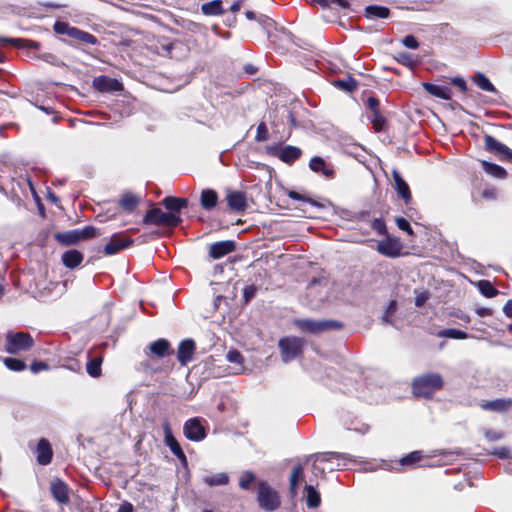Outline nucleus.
<instances>
[{
	"label": "nucleus",
	"instance_id": "f257e3e1",
	"mask_svg": "<svg viewBox=\"0 0 512 512\" xmlns=\"http://www.w3.org/2000/svg\"><path fill=\"white\" fill-rule=\"evenodd\" d=\"M309 459L313 461V472L315 475L324 474L325 470L333 471L335 469H343L353 462L349 454L339 452H323L311 455Z\"/></svg>",
	"mask_w": 512,
	"mask_h": 512
},
{
	"label": "nucleus",
	"instance_id": "f03ea898",
	"mask_svg": "<svg viewBox=\"0 0 512 512\" xmlns=\"http://www.w3.org/2000/svg\"><path fill=\"white\" fill-rule=\"evenodd\" d=\"M444 385L442 376L438 373H427L414 379L413 393L416 396L430 398L435 391Z\"/></svg>",
	"mask_w": 512,
	"mask_h": 512
},
{
	"label": "nucleus",
	"instance_id": "7ed1b4c3",
	"mask_svg": "<svg viewBox=\"0 0 512 512\" xmlns=\"http://www.w3.org/2000/svg\"><path fill=\"white\" fill-rule=\"evenodd\" d=\"M257 501L265 511H275L281 504L279 493L263 480L258 482Z\"/></svg>",
	"mask_w": 512,
	"mask_h": 512
},
{
	"label": "nucleus",
	"instance_id": "20e7f679",
	"mask_svg": "<svg viewBox=\"0 0 512 512\" xmlns=\"http://www.w3.org/2000/svg\"><path fill=\"white\" fill-rule=\"evenodd\" d=\"M304 346L305 341L302 338L295 336H286L281 338L278 342V347L280 349L282 361L284 363H289L300 356L303 352Z\"/></svg>",
	"mask_w": 512,
	"mask_h": 512
},
{
	"label": "nucleus",
	"instance_id": "39448f33",
	"mask_svg": "<svg viewBox=\"0 0 512 512\" xmlns=\"http://www.w3.org/2000/svg\"><path fill=\"white\" fill-rule=\"evenodd\" d=\"M34 340L29 333L9 331L5 337V349L10 354H17L29 350Z\"/></svg>",
	"mask_w": 512,
	"mask_h": 512
},
{
	"label": "nucleus",
	"instance_id": "423d86ee",
	"mask_svg": "<svg viewBox=\"0 0 512 512\" xmlns=\"http://www.w3.org/2000/svg\"><path fill=\"white\" fill-rule=\"evenodd\" d=\"M295 325L300 330L311 334H319L324 331L342 328V324L334 320L298 319L295 320Z\"/></svg>",
	"mask_w": 512,
	"mask_h": 512
},
{
	"label": "nucleus",
	"instance_id": "0eeeda50",
	"mask_svg": "<svg viewBox=\"0 0 512 512\" xmlns=\"http://www.w3.org/2000/svg\"><path fill=\"white\" fill-rule=\"evenodd\" d=\"M181 218L174 213H165L160 208L149 210L143 218L144 224L177 226Z\"/></svg>",
	"mask_w": 512,
	"mask_h": 512
},
{
	"label": "nucleus",
	"instance_id": "6e6552de",
	"mask_svg": "<svg viewBox=\"0 0 512 512\" xmlns=\"http://www.w3.org/2000/svg\"><path fill=\"white\" fill-rule=\"evenodd\" d=\"M183 433L187 439L195 442L201 441L206 437L205 428L198 417L188 419L184 423Z\"/></svg>",
	"mask_w": 512,
	"mask_h": 512
},
{
	"label": "nucleus",
	"instance_id": "1a4fd4ad",
	"mask_svg": "<svg viewBox=\"0 0 512 512\" xmlns=\"http://www.w3.org/2000/svg\"><path fill=\"white\" fill-rule=\"evenodd\" d=\"M133 244V239L126 237L123 234H113L110 240L103 248V252L106 256L117 254L119 251L128 248Z\"/></svg>",
	"mask_w": 512,
	"mask_h": 512
},
{
	"label": "nucleus",
	"instance_id": "9d476101",
	"mask_svg": "<svg viewBox=\"0 0 512 512\" xmlns=\"http://www.w3.org/2000/svg\"><path fill=\"white\" fill-rule=\"evenodd\" d=\"M163 430L165 444L169 447L173 455H175L183 465H187L186 455L183 452L176 438L173 436L170 424L168 422L164 423Z\"/></svg>",
	"mask_w": 512,
	"mask_h": 512
},
{
	"label": "nucleus",
	"instance_id": "9b49d317",
	"mask_svg": "<svg viewBox=\"0 0 512 512\" xmlns=\"http://www.w3.org/2000/svg\"><path fill=\"white\" fill-rule=\"evenodd\" d=\"M196 345L191 339H185L178 346L177 359L181 365H187L195 353Z\"/></svg>",
	"mask_w": 512,
	"mask_h": 512
},
{
	"label": "nucleus",
	"instance_id": "f8f14e48",
	"mask_svg": "<svg viewBox=\"0 0 512 512\" xmlns=\"http://www.w3.org/2000/svg\"><path fill=\"white\" fill-rule=\"evenodd\" d=\"M402 246L397 239L388 238L378 242L377 251L387 257H397L400 255Z\"/></svg>",
	"mask_w": 512,
	"mask_h": 512
},
{
	"label": "nucleus",
	"instance_id": "ddd939ff",
	"mask_svg": "<svg viewBox=\"0 0 512 512\" xmlns=\"http://www.w3.org/2000/svg\"><path fill=\"white\" fill-rule=\"evenodd\" d=\"M93 86L100 92L121 91L122 83L108 76H98L93 80Z\"/></svg>",
	"mask_w": 512,
	"mask_h": 512
},
{
	"label": "nucleus",
	"instance_id": "4468645a",
	"mask_svg": "<svg viewBox=\"0 0 512 512\" xmlns=\"http://www.w3.org/2000/svg\"><path fill=\"white\" fill-rule=\"evenodd\" d=\"M228 207L236 212H243L247 208V199L244 192L229 191L226 195Z\"/></svg>",
	"mask_w": 512,
	"mask_h": 512
},
{
	"label": "nucleus",
	"instance_id": "2eb2a0df",
	"mask_svg": "<svg viewBox=\"0 0 512 512\" xmlns=\"http://www.w3.org/2000/svg\"><path fill=\"white\" fill-rule=\"evenodd\" d=\"M236 248L235 242L231 240L219 241L213 243L209 249V255L213 259H220L225 255L233 252Z\"/></svg>",
	"mask_w": 512,
	"mask_h": 512
},
{
	"label": "nucleus",
	"instance_id": "dca6fc26",
	"mask_svg": "<svg viewBox=\"0 0 512 512\" xmlns=\"http://www.w3.org/2000/svg\"><path fill=\"white\" fill-rule=\"evenodd\" d=\"M392 175L394 180V187L395 190L397 191L398 196L401 197L406 204L409 203L411 200V192L408 184L402 178L398 171L393 170Z\"/></svg>",
	"mask_w": 512,
	"mask_h": 512
},
{
	"label": "nucleus",
	"instance_id": "f3484780",
	"mask_svg": "<svg viewBox=\"0 0 512 512\" xmlns=\"http://www.w3.org/2000/svg\"><path fill=\"white\" fill-rule=\"evenodd\" d=\"M480 407L486 411L505 412L512 407V399L499 398L491 401H485Z\"/></svg>",
	"mask_w": 512,
	"mask_h": 512
},
{
	"label": "nucleus",
	"instance_id": "a211bd4d",
	"mask_svg": "<svg viewBox=\"0 0 512 512\" xmlns=\"http://www.w3.org/2000/svg\"><path fill=\"white\" fill-rule=\"evenodd\" d=\"M485 147L487 150L494 152L496 154L504 155L506 158H512V151L505 146L503 143L499 142L497 139L490 135L485 136Z\"/></svg>",
	"mask_w": 512,
	"mask_h": 512
},
{
	"label": "nucleus",
	"instance_id": "6ab92c4d",
	"mask_svg": "<svg viewBox=\"0 0 512 512\" xmlns=\"http://www.w3.org/2000/svg\"><path fill=\"white\" fill-rule=\"evenodd\" d=\"M309 167L312 171L322 173L327 178H332L334 176L333 167L330 164H327L322 157H313L310 160Z\"/></svg>",
	"mask_w": 512,
	"mask_h": 512
},
{
	"label": "nucleus",
	"instance_id": "aec40b11",
	"mask_svg": "<svg viewBox=\"0 0 512 512\" xmlns=\"http://www.w3.org/2000/svg\"><path fill=\"white\" fill-rule=\"evenodd\" d=\"M37 461L41 465H47L52 459V448L48 440L42 438L37 445Z\"/></svg>",
	"mask_w": 512,
	"mask_h": 512
},
{
	"label": "nucleus",
	"instance_id": "412c9836",
	"mask_svg": "<svg viewBox=\"0 0 512 512\" xmlns=\"http://www.w3.org/2000/svg\"><path fill=\"white\" fill-rule=\"evenodd\" d=\"M423 87L429 94L437 98L450 100L452 97V91L448 86L425 82L423 83Z\"/></svg>",
	"mask_w": 512,
	"mask_h": 512
},
{
	"label": "nucleus",
	"instance_id": "4be33fe9",
	"mask_svg": "<svg viewBox=\"0 0 512 512\" xmlns=\"http://www.w3.org/2000/svg\"><path fill=\"white\" fill-rule=\"evenodd\" d=\"M148 349L152 355L158 358H162L172 353L169 342L163 338L152 342L148 346Z\"/></svg>",
	"mask_w": 512,
	"mask_h": 512
},
{
	"label": "nucleus",
	"instance_id": "5701e85b",
	"mask_svg": "<svg viewBox=\"0 0 512 512\" xmlns=\"http://www.w3.org/2000/svg\"><path fill=\"white\" fill-rule=\"evenodd\" d=\"M51 492L53 497L59 502V503H67L69 500L68 496V487L67 485L61 481L56 480L51 484Z\"/></svg>",
	"mask_w": 512,
	"mask_h": 512
},
{
	"label": "nucleus",
	"instance_id": "b1692460",
	"mask_svg": "<svg viewBox=\"0 0 512 512\" xmlns=\"http://www.w3.org/2000/svg\"><path fill=\"white\" fill-rule=\"evenodd\" d=\"M83 261V254L75 249L68 250L62 255L63 264L70 269L77 267Z\"/></svg>",
	"mask_w": 512,
	"mask_h": 512
},
{
	"label": "nucleus",
	"instance_id": "393cba45",
	"mask_svg": "<svg viewBox=\"0 0 512 512\" xmlns=\"http://www.w3.org/2000/svg\"><path fill=\"white\" fill-rule=\"evenodd\" d=\"M302 154L300 148L295 146H285L281 149L278 157L285 163L291 164L296 161Z\"/></svg>",
	"mask_w": 512,
	"mask_h": 512
},
{
	"label": "nucleus",
	"instance_id": "a878e982",
	"mask_svg": "<svg viewBox=\"0 0 512 512\" xmlns=\"http://www.w3.org/2000/svg\"><path fill=\"white\" fill-rule=\"evenodd\" d=\"M162 203L165 208L170 211L169 213L179 212L188 205V201L186 199L172 196L165 197Z\"/></svg>",
	"mask_w": 512,
	"mask_h": 512
},
{
	"label": "nucleus",
	"instance_id": "bb28decb",
	"mask_svg": "<svg viewBox=\"0 0 512 512\" xmlns=\"http://www.w3.org/2000/svg\"><path fill=\"white\" fill-rule=\"evenodd\" d=\"M201 206L205 210L213 209L218 203V195L212 189H205L201 193Z\"/></svg>",
	"mask_w": 512,
	"mask_h": 512
},
{
	"label": "nucleus",
	"instance_id": "cd10ccee",
	"mask_svg": "<svg viewBox=\"0 0 512 512\" xmlns=\"http://www.w3.org/2000/svg\"><path fill=\"white\" fill-rule=\"evenodd\" d=\"M55 239L63 245H74L80 241L78 230H70L55 234Z\"/></svg>",
	"mask_w": 512,
	"mask_h": 512
},
{
	"label": "nucleus",
	"instance_id": "c85d7f7f",
	"mask_svg": "<svg viewBox=\"0 0 512 512\" xmlns=\"http://www.w3.org/2000/svg\"><path fill=\"white\" fill-rule=\"evenodd\" d=\"M303 466L297 465L293 468L292 473L289 479V491L291 497H295L297 495L298 483L303 477Z\"/></svg>",
	"mask_w": 512,
	"mask_h": 512
},
{
	"label": "nucleus",
	"instance_id": "c756f323",
	"mask_svg": "<svg viewBox=\"0 0 512 512\" xmlns=\"http://www.w3.org/2000/svg\"><path fill=\"white\" fill-rule=\"evenodd\" d=\"M70 37L90 45H96L98 43L97 38L93 34L76 27L70 30Z\"/></svg>",
	"mask_w": 512,
	"mask_h": 512
},
{
	"label": "nucleus",
	"instance_id": "7c9ffc66",
	"mask_svg": "<svg viewBox=\"0 0 512 512\" xmlns=\"http://www.w3.org/2000/svg\"><path fill=\"white\" fill-rule=\"evenodd\" d=\"M201 11L203 14L208 16L221 15L223 13L222 2L221 0H212L203 3L201 6Z\"/></svg>",
	"mask_w": 512,
	"mask_h": 512
},
{
	"label": "nucleus",
	"instance_id": "2f4dec72",
	"mask_svg": "<svg viewBox=\"0 0 512 512\" xmlns=\"http://www.w3.org/2000/svg\"><path fill=\"white\" fill-rule=\"evenodd\" d=\"M203 482L212 487V486H222L226 485L229 482V476L227 473H217L212 475H206L203 477Z\"/></svg>",
	"mask_w": 512,
	"mask_h": 512
},
{
	"label": "nucleus",
	"instance_id": "473e14b6",
	"mask_svg": "<svg viewBox=\"0 0 512 512\" xmlns=\"http://www.w3.org/2000/svg\"><path fill=\"white\" fill-rule=\"evenodd\" d=\"M481 164H482L483 170L487 174H489V175H491V176H493L495 178L504 179L507 176L506 170L503 167H501V166H499L497 164L490 163V162H487V161H482Z\"/></svg>",
	"mask_w": 512,
	"mask_h": 512
},
{
	"label": "nucleus",
	"instance_id": "72a5a7b5",
	"mask_svg": "<svg viewBox=\"0 0 512 512\" xmlns=\"http://www.w3.org/2000/svg\"><path fill=\"white\" fill-rule=\"evenodd\" d=\"M140 198L132 193H125L122 195L119 203L120 206L127 212H132L138 206Z\"/></svg>",
	"mask_w": 512,
	"mask_h": 512
},
{
	"label": "nucleus",
	"instance_id": "f704fd0d",
	"mask_svg": "<svg viewBox=\"0 0 512 512\" xmlns=\"http://www.w3.org/2000/svg\"><path fill=\"white\" fill-rule=\"evenodd\" d=\"M306 503L309 508H317L321 503L319 492L311 485L305 486Z\"/></svg>",
	"mask_w": 512,
	"mask_h": 512
},
{
	"label": "nucleus",
	"instance_id": "c9c22d12",
	"mask_svg": "<svg viewBox=\"0 0 512 512\" xmlns=\"http://www.w3.org/2000/svg\"><path fill=\"white\" fill-rule=\"evenodd\" d=\"M8 44L16 46V47H31V48H35V49L39 47V43H37V42H30V41L23 40L20 38L0 37V45L1 46H6Z\"/></svg>",
	"mask_w": 512,
	"mask_h": 512
},
{
	"label": "nucleus",
	"instance_id": "e433bc0d",
	"mask_svg": "<svg viewBox=\"0 0 512 512\" xmlns=\"http://www.w3.org/2000/svg\"><path fill=\"white\" fill-rule=\"evenodd\" d=\"M395 59L398 63H400L410 69H413L419 63V59L408 52H399L395 56Z\"/></svg>",
	"mask_w": 512,
	"mask_h": 512
},
{
	"label": "nucleus",
	"instance_id": "4c0bfd02",
	"mask_svg": "<svg viewBox=\"0 0 512 512\" xmlns=\"http://www.w3.org/2000/svg\"><path fill=\"white\" fill-rule=\"evenodd\" d=\"M366 13L369 17L373 18H387L390 11L384 6L371 5L366 8Z\"/></svg>",
	"mask_w": 512,
	"mask_h": 512
},
{
	"label": "nucleus",
	"instance_id": "58836bf2",
	"mask_svg": "<svg viewBox=\"0 0 512 512\" xmlns=\"http://www.w3.org/2000/svg\"><path fill=\"white\" fill-rule=\"evenodd\" d=\"M101 363H102L101 358L90 359L86 365L87 373L91 377H94V378L99 377L101 375Z\"/></svg>",
	"mask_w": 512,
	"mask_h": 512
},
{
	"label": "nucleus",
	"instance_id": "ea45409f",
	"mask_svg": "<svg viewBox=\"0 0 512 512\" xmlns=\"http://www.w3.org/2000/svg\"><path fill=\"white\" fill-rule=\"evenodd\" d=\"M226 359L230 363L239 365V367L237 368L235 373L239 374L244 371V367H243L244 358L239 351H237V350L228 351V353L226 355Z\"/></svg>",
	"mask_w": 512,
	"mask_h": 512
},
{
	"label": "nucleus",
	"instance_id": "a19ab883",
	"mask_svg": "<svg viewBox=\"0 0 512 512\" xmlns=\"http://www.w3.org/2000/svg\"><path fill=\"white\" fill-rule=\"evenodd\" d=\"M477 286L481 294H483L485 297L492 298L498 294V291L488 280H480Z\"/></svg>",
	"mask_w": 512,
	"mask_h": 512
},
{
	"label": "nucleus",
	"instance_id": "79ce46f5",
	"mask_svg": "<svg viewBox=\"0 0 512 512\" xmlns=\"http://www.w3.org/2000/svg\"><path fill=\"white\" fill-rule=\"evenodd\" d=\"M475 83L476 85L482 89L483 91H486V92H494L495 91V87L494 85L491 83V81L482 73H478L476 76H475Z\"/></svg>",
	"mask_w": 512,
	"mask_h": 512
},
{
	"label": "nucleus",
	"instance_id": "37998d69",
	"mask_svg": "<svg viewBox=\"0 0 512 512\" xmlns=\"http://www.w3.org/2000/svg\"><path fill=\"white\" fill-rule=\"evenodd\" d=\"M422 458H423V454L421 451H413V452L409 453L408 455H406L405 457H403L400 460V464L403 466H413L417 462L421 461Z\"/></svg>",
	"mask_w": 512,
	"mask_h": 512
},
{
	"label": "nucleus",
	"instance_id": "c03bdc74",
	"mask_svg": "<svg viewBox=\"0 0 512 512\" xmlns=\"http://www.w3.org/2000/svg\"><path fill=\"white\" fill-rule=\"evenodd\" d=\"M313 3L320 5L323 8L330 7L331 5H337L343 9L350 7L349 0H311Z\"/></svg>",
	"mask_w": 512,
	"mask_h": 512
},
{
	"label": "nucleus",
	"instance_id": "a18cd8bd",
	"mask_svg": "<svg viewBox=\"0 0 512 512\" xmlns=\"http://www.w3.org/2000/svg\"><path fill=\"white\" fill-rule=\"evenodd\" d=\"M5 366L12 371H22L26 368L24 361L17 358L7 357L4 359Z\"/></svg>",
	"mask_w": 512,
	"mask_h": 512
},
{
	"label": "nucleus",
	"instance_id": "49530a36",
	"mask_svg": "<svg viewBox=\"0 0 512 512\" xmlns=\"http://www.w3.org/2000/svg\"><path fill=\"white\" fill-rule=\"evenodd\" d=\"M287 195L293 199V200H297V201H303V202H307L309 203L310 205L314 206V207H317V208H323V204L311 199V198H308V197H305L303 195H301L300 193L296 192V191H288L287 192Z\"/></svg>",
	"mask_w": 512,
	"mask_h": 512
},
{
	"label": "nucleus",
	"instance_id": "de8ad7c7",
	"mask_svg": "<svg viewBox=\"0 0 512 512\" xmlns=\"http://www.w3.org/2000/svg\"><path fill=\"white\" fill-rule=\"evenodd\" d=\"M439 336L452 339H466L468 335L466 332L458 329H445L439 332Z\"/></svg>",
	"mask_w": 512,
	"mask_h": 512
},
{
	"label": "nucleus",
	"instance_id": "09e8293b",
	"mask_svg": "<svg viewBox=\"0 0 512 512\" xmlns=\"http://www.w3.org/2000/svg\"><path fill=\"white\" fill-rule=\"evenodd\" d=\"M79 233L80 241L97 237L100 233L93 226H85L82 229H77Z\"/></svg>",
	"mask_w": 512,
	"mask_h": 512
},
{
	"label": "nucleus",
	"instance_id": "8fccbe9b",
	"mask_svg": "<svg viewBox=\"0 0 512 512\" xmlns=\"http://www.w3.org/2000/svg\"><path fill=\"white\" fill-rule=\"evenodd\" d=\"M255 480V475L251 471H244L239 480V486L241 489L248 490L251 483Z\"/></svg>",
	"mask_w": 512,
	"mask_h": 512
},
{
	"label": "nucleus",
	"instance_id": "3c124183",
	"mask_svg": "<svg viewBox=\"0 0 512 512\" xmlns=\"http://www.w3.org/2000/svg\"><path fill=\"white\" fill-rule=\"evenodd\" d=\"M370 118H371V122L373 124V128L376 131L379 132V131L384 130L385 125H386V120L379 112H375V113L371 114Z\"/></svg>",
	"mask_w": 512,
	"mask_h": 512
},
{
	"label": "nucleus",
	"instance_id": "603ef678",
	"mask_svg": "<svg viewBox=\"0 0 512 512\" xmlns=\"http://www.w3.org/2000/svg\"><path fill=\"white\" fill-rule=\"evenodd\" d=\"M268 137H269L268 128L264 122H261L257 127L255 140L257 142H264V141L268 140Z\"/></svg>",
	"mask_w": 512,
	"mask_h": 512
},
{
	"label": "nucleus",
	"instance_id": "864d4df0",
	"mask_svg": "<svg viewBox=\"0 0 512 512\" xmlns=\"http://www.w3.org/2000/svg\"><path fill=\"white\" fill-rule=\"evenodd\" d=\"M335 85L349 92H352L357 88L356 81L351 78L348 80H337L335 81Z\"/></svg>",
	"mask_w": 512,
	"mask_h": 512
},
{
	"label": "nucleus",
	"instance_id": "5fc2aeb1",
	"mask_svg": "<svg viewBox=\"0 0 512 512\" xmlns=\"http://www.w3.org/2000/svg\"><path fill=\"white\" fill-rule=\"evenodd\" d=\"M327 282L322 284L321 280H312L308 286V295L313 296L320 292V288L326 287Z\"/></svg>",
	"mask_w": 512,
	"mask_h": 512
},
{
	"label": "nucleus",
	"instance_id": "6e6d98bb",
	"mask_svg": "<svg viewBox=\"0 0 512 512\" xmlns=\"http://www.w3.org/2000/svg\"><path fill=\"white\" fill-rule=\"evenodd\" d=\"M72 29H73V27L65 22H56L54 24V30L58 34H66L70 37V30H72Z\"/></svg>",
	"mask_w": 512,
	"mask_h": 512
},
{
	"label": "nucleus",
	"instance_id": "4d7b16f0",
	"mask_svg": "<svg viewBox=\"0 0 512 512\" xmlns=\"http://www.w3.org/2000/svg\"><path fill=\"white\" fill-rule=\"evenodd\" d=\"M371 227L378 234H381V235L386 234V225H385V222L382 219H379V218L374 219L372 221Z\"/></svg>",
	"mask_w": 512,
	"mask_h": 512
},
{
	"label": "nucleus",
	"instance_id": "13d9d810",
	"mask_svg": "<svg viewBox=\"0 0 512 512\" xmlns=\"http://www.w3.org/2000/svg\"><path fill=\"white\" fill-rule=\"evenodd\" d=\"M402 44L409 49H417L419 43L413 35H407L402 39Z\"/></svg>",
	"mask_w": 512,
	"mask_h": 512
},
{
	"label": "nucleus",
	"instance_id": "bf43d9fd",
	"mask_svg": "<svg viewBox=\"0 0 512 512\" xmlns=\"http://www.w3.org/2000/svg\"><path fill=\"white\" fill-rule=\"evenodd\" d=\"M396 224L400 230L407 232L409 235L413 234V230H412L409 222L405 218H402V217L396 218Z\"/></svg>",
	"mask_w": 512,
	"mask_h": 512
},
{
	"label": "nucleus",
	"instance_id": "052dcab7",
	"mask_svg": "<svg viewBox=\"0 0 512 512\" xmlns=\"http://www.w3.org/2000/svg\"><path fill=\"white\" fill-rule=\"evenodd\" d=\"M510 449L507 447H496L493 449L492 454L498 458L505 459L510 457Z\"/></svg>",
	"mask_w": 512,
	"mask_h": 512
},
{
	"label": "nucleus",
	"instance_id": "680f3d73",
	"mask_svg": "<svg viewBox=\"0 0 512 512\" xmlns=\"http://www.w3.org/2000/svg\"><path fill=\"white\" fill-rule=\"evenodd\" d=\"M30 369L33 373H38L42 370L48 369V365L45 362L36 361L31 364Z\"/></svg>",
	"mask_w": 512,
	"mask_h": 512
},
{
	"label": "nucleus",
	"instance_id": "e2e57ef3",
	"mask_svg": "<svg viewBox=\"0 0 512 512\" xmlns=\"http://www.w3.org/2000/svg\"><path fill=\"white\" fill-rule=\"evenodd\" d=\"M452 84L455 85L456 87H458L462 92H466L467 90V85H466V82L463 78L461 77H455L452 79Z\"/></svg>",
	"mask_w": 512,
	"mask_h": 512
},
{
	"label": "nucleus",
	"instance_id": "0e129e2a",
	"mask_svg": "<svg viewBox=\"0 0 512 512\" xmlns=\"http://www.w3.org/2000/svg\"><path fill=\"white\" fill-rule=\"evenodd\" d=\"M378 105H379V101H378L377 98L369 97L367 99V106L371 110L372 114L375 113V112H379L378 111Z\"/></svg>",
	"mask_w": 512,
	"mask_h": 512
},
{
	"label": "nucleus",
	"instance_id": "69168bd1",
	"mask_svg": "<svg viewBox=\"0 0 512 512\" xmlns=\"http://www.w3.org/2000/svg\"><path fill=\"white\" fill-rule=\"evenodd\" d=\"M427 299H428V294L426 292L419 293L415 297V305L417 307H421L424 305V303L427 301Z\"/></svg>",
	"mask_w": 512,
	"mask_h": 512
},
{
	"label": "nucleus",
	"instance_id": "338daca9",
	"mask_svg": "<svg viewBox=\"0 0 512 512\" xmlns=\"http://www.w3.org/2000/svg\"><path fill=\"white\" fill-rule=\"evenodd\" d=\"M133 510V505L128 501H124L120 504L117 512H133Z\"/></svg>",
	"mask_w": 512,
	"mask_h": 512
},
{
	"label": "nucleus",
	"instance_id": "774afa93",
	"mask_svg": "<svg viewBox=\"0 0 512 512\" xmlns=\"http://www.w3.org/2000/svg\"><path fill=\"white\" fill-rule=\"evenodd\" d=\"M503 312L507 317L512 318V300L507 301L503 307Z\"/></svg>",
	"mask_w": 512,
	"mask_h": 512
}]
</instances>
